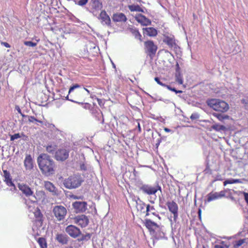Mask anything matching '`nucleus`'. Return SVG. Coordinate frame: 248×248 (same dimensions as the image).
I'll return each mask as SVG.
<instances>
[{
	"label": "nucleus",
	"mask_w": 248,
	"mask_h": 248,
	"mask_svg": "<svg viewBox=\"0 0 248 248\" xmlns=\"http://www.w3.org/2000/svg\"><path fill=\"white\" fill-rule=\"evenodd\" d=\"M38 167L42 173L46 175L54 173L55 163L51 157L46 154H41L37 159Z\"/></svg>",
	"instance_id": "f257e3e1"
},
{
	"label": "nucleus",
	"mask_w": 248,
	"mask_h": 248,
	"mask_svg": "<svg viewBox=\"0 0 248 248\" xmlns=\"http://www.w3.org/2000/svg\"><path fill=\"white\" fill-rule=\"evenodd\" d=\"M144 224L149 231L150 233L153 235L156 239H160L165 237V233L161 231V225L157 224L150 219H145Z\"/></svg>",
	"instance_id": "f03ea898"
},
{
	"label": "nucleus",
	"mask_w": 248,
	"mask_h": 248,
	"mask_svg": "<svg viewBox=\"0 0 248 248\" xmlns=\"http://www.w3.org/2000/svg\"><path fill=\"white\" fill-rule=\"evenodd\" d=\"M208 106L217 111L225 112L229 108V105L224 101L218 99H212L207 101Z\"/></svg>",
	"instance_id": "7ed1b4c3"
},
{
	"label": "nucleus",
	"mask_w": 248,
	"mask_h": 248,
	"mask_svg": "<svg viewBox=\"0 0 248 248\" xmlns=\"http://www.w3.org/2000/svg\"><path fill=\"white\" fill-rule=\"evenodd\" d=\"M79 87V85L76 84L70 87L68 94L66 96V98L72 102L76 103H80L83 101L84 96L83 92L81 90H75V89Z\"/></svg>",
	"instance_id": "20e7f679"
},
{
	"label": "nucleus",
	"mask_w": 248,
	"mask_h": 248,
	"mask_svg": "<svg viewBox=\"0 0 248 248\" xmlns=\"http://www.w3.org/2000/svg\"><path fill=\"white\" fill-rule=\"evenodd\" d=\"M82 182L83 180L80 175L75 174L65 179L63 184L68 189H73L79 187Z\"/></svg>",
	"instance_id": "39448f33"
},
{
	"label": "nucleus",
	"mask_w": 248,
	"mask_h": 248,
	"mask_svg": "<svg viewBox=\"0 0 248 248\" xmlns=\"http://www.w3.org/2000/svg\"><path fill=\"white\" fill-rule=\"evenodd\" d=\"M145 52L150 58H153L157 50V46L152 40H148L144 43Z\"/></svg>",
	"instance_id": "423d86ee"
},
{
	"label": "nucleus",
	"mask_w": 248,
	"mask_h": 248,
	"mask_svg": "<svg viewBox=\"0 0 248 248\" xmlns=\"http://www.w3.org/2000/svg\"><path fill=\"white\" fill-rule=\"evenodd\" d=\"M70 150L65 147H62L58 149L55 152L54 158L58 161H64L69 157Z\"/></svg>",
	"instance_id": "0eeeda50"
},
{
	"label": "nucleus",
	"mask_w": 248,
	"mask_h": 248,
	"mask_svg": "<svg viewBox=\"0 0 248 248\" xmlns=\"http://www.w3.org/2000/svg\"><path fill=\"white\" fill-rule=\"evenodd\" d=\"M140 189L143 193L149 195L155 194L158 190L161 191V187L157 185L155 186H152L149 185H143L140 187Z\"/></svg>",
	"instance_id": "6e6552de"
},
{
	"label": "nucleus",
	"mask_w": 248,
	"mask_h": 248,
	"mask_svg": "<svg viewBox=\"0 0 248 248\" xmlns=\"http://www.w3.org/2000/svg\"><path fill=\"white\" fill-rule=\"evenodd\" d=\"M53 212L57 219L60 221L64 218L67 214V210L62 205H57L53 208Z\"/></svg>",
	"instance_id": "1a4fd4ad"
},
{
	"label": "nucleus",
	"mask_w": 248,
	"mask_h": 248,
	"mask_svg": "<svg viewBox=\"0 0 248 248\" xmlns=\"http://www.w3.org/2000/svg\"><path fill=\"white\" fill-rule=\"evenodd\" d=\"M166 205L169 211L173 214V220L176 222L178 217V206L174 201L168 202Z\"/></svg>",
	"instance_id": "9d476101"
},
{
	"label": "nucleus",
	"mask_w": 248,
	"mask_h": 248,
	"mask_svg": "<svg viewBox=\"0 0 248 248\" xmlns=\"http://www.w3.org/2000/svg\"><path fill=\"white\" fill-rule=\"evenodd\" d=\"M65 232L71 237L74 238L78 237L81 234L80 229L73 225H70L67 226L65 228Z\"/></svg>",
	"instance_id": "9b49d317"
},
{
	"label": "nucleus",
	"mask_w": 248,
	"mask_h": 248,
	"mask_svg": "<svg viewBox=\"0 0 248 248\" xmlns=\"http://www.w3.org/2000/svg\"><path fill=\"white\" fill-rule=\"evenodd\" d=\"M163 41L165 44H167L170 48L175 49L177 47L175 39L173 35H164Z\"/></svg>",
	"instance_id": "f8f14e48"
},
{
	"label": "nucleus",
	"mask_w": 248,
	"mask_h": 248,
	"mask_svg": "<svg viewBox=\"0 0 248 248\" xmlns=\"http://www.w3.org/2000/svg\"><path fill=\"white\" fill-rule=\"evenodd\" d=\"M98 19L103 25L109 26L110 25V18L105 10H103L101 12L98 16Z\"/></svg>",
	"instance_id": "ddd939ff"
},
{
	"label": "nucleus",
	"mask_w": 248,
	"mask_h": 248,
	"mask_svg": "<svg viewBox=\"0 0 248 248\" xmlns=\"http://www.w3.org/2000/svg\"><path fill=\"white\" fill-rule=\"evenodd\" d=\"M18 187L19 189L27 197L32 196L33 192L31 189V187L25 184H18Z\"/></svg>",
	"instance_id": "4468645a"
},
{
	"label": "nucleus",
	"mask_w": 248,
	"mask_h": 248,
	"mask_svg": "<svg viewBox=\"0 0 248 248\" xmlns=\"http://www.w3.org/2000/svg\"><path fill=\"white\" fill-rule=\"evenodd\" d=\"M75 222L81 227L87 226L89 223V219L85 215L78 216L75 218Z\"/></svg>",
	"instance_id": "2eb2a0df"
},
{
	"label": "nucleus",
	"mask_w": 248,
	"mask_h": 248,
	"mask_svg": "<svg viewBox=\"0 0 248 248\" xmlns=\"http://www.w3.org/2000/svg\"><path fill=\"white\" fill-rule=\"evenodd\" d=\"M87 203L85 202H75L73 203V206L77 213L83 212L86 209Z\"/></svg>",
	"instance_id": "dca6fc26"
},
{
	"label": "nucleus",
	"mask_w": 248,
	"mask_h": 248,
	"mask_svg": "<svg viewBox=\"0 0 248 248\" xmlns=\"http://www.w3.org/2000/svg\"><path fill=\"white\" fill-rule=\"evenodd\" d=\"M135 19L138 22L143 26H148L151 24V21L145 17V16L139 14L136 15Z\"/></svg>",
	"instance_id": "f3484780"
},
{
	"label": "nucleus",
	"mask_w": 248,
	"mask_h": 248,
	"mask_svg": "<svg viewBox=\"0 0 248 248\" xmlns=\"http://www.w3.org/2000/svg\"><path fill=\"white\" fill-rule=\"evenodd\" d=\"M24 165L26 170H31L34 167L33 161L30 155H26Z\"/></svg>",
	"instance_id": "a211bd4d"
},
{
	"label": "nucleus",
	"mask_w": 248,
	"mask_h": 248,
	"mask_svg": "<svg viewBox=\"0 0 248 248\" xmlns=\"http://www.w3.org/2000/svg\"><path fill=\"white\" fill-rule=\"evenodd\" d=\"M44 186L47 190L51 192L53 195L57 194V189L51 182L49 181H45Z\"/></svg>",
	"instance_id": "6ab92c4d"
},
{
	"label": "nucleus",
	"mask_w": 248,
	"mask_h": 248,
	"mask_svg": "<svg viewBox=\"0 0 248 248\" xmlns=\"http://www.w3.org/2000/svg\"><path fill=\"white\" fill-rule=\"evenodd\" d=\"M143 33L150 37H155L157 34V31L153 27H148L143 29Z\"/></svg>",
	"instance_id": "aec40b11"
},
{
	"label": "nucleus",
	"mask_w": 248,
	"mask_h": 248,
	"mask_svg": "<svg viewBox=\"0 0 248 248\" xmlns=\"http://www.w3.org/2000/svg\"><path fill=\"white\" fill-rule=\"evenodd\" d=\"M112 19L115 22H125L127 18L124 14L119 13L114 14L113 15Z\"/></svg>",
	"instance_id": "412c9836"
},
{
	"label": "nucleus",
	"mask_w": 248,
	"mask_h": 248,
	"mask_svg": "<svg viewBox=\"0 0 248 248\" xmlns=\"http://www.w3.org/2000/svg\"><path fill=\"white\" fill-rule=\"evenodd\" d=\"M145 212L146 216H148L150 214H152L157 217L159 220L161 219V217L159 216V215L156 214L155 208L153 206H151L150 204H147Z\"/></svg>",
	"instance_id": "4be33fe9"
},
{
	"label": "nucleus",
	"mask_w": 248,
	"mask_h": 248,
	"mask_svg": "<svg viewBox=\"0 0 248 248\" xmlns=\"http://www.w3.org/2000/svg\"><path fill=\"white\" fill-rule=\"evenodd\" d=\"M56 240L62 244H66L68 242V237L65 234H58L56 237Z\"/></svg>",
	"instance_id": "5701e85b"
},
{
	"label": "nucleus",
	"mask_w": 248,
	"mask_h": 248,
	"mask_svg": "<svg viewBox=\"0 0 248 248\" xmlns=\"http://www.w3.org/2000/svg\"><path fill=\"white\" fill-rule=\"evenodd\" d=\"M129 31L136 39H138L140 42L142 41V36L137 29L131 28L129 29Z\"/></svg>",
	"instance_id": "b1692460"
},
{
	"label": "nucleus",
	"mask_w": 248,
	"mask_h": 248,
	"mask_svg": "<svg viewBox=\"0 0 248 248\" xmlns=\"http://www.w3.org/2000/svg\"><path fill=\"white\" fill-rule=\"evenodd\" d=\"M91 6L92 9L98 11L102 8V3L99 0H92Z\"/></svg>",
	"instance_id": "393cba45"
},
{
	"label": "nucleus",
	"mask_w": 248,
	"mask_h": 248,
	"mask_svg": "<svg viewBox=\"0 0 248 248\" xmlns=\"http://www.w3.org/2000/svg\"><path fill=\"white\" fill-rule=\"evenodd\" d=\"M3 176L5 178V182L7 185H13L10 174L7 170H3Z\"/></svg>",
	"instance_id": "a878e982"
},
{
	"label": "nucleus",
	"mask_w": 248,
	"mask_h": 248,
	"mask_svg": "<svg viewBox=\"0 0 248 248\" xmlns=\"http://www.w3.org/2000/svg\"><path fill=\"white\" fill-rule=\"evenodd\" d=\"M213 115L216 117L219 121H223L224 120L228 119L229 116L226 114H223L219 113H214Z\"/></svg>",
	"instance_id": "bb28decb"
},
{
	"label": "nucleus",
	"mask_w": 248,
	"mask_h": 248,
	"mask_svg": "<svg viewBox=\"0 0 248 248\" xmlns=\"http://www.w3.org/2000/svg\"><path fill=\"white\" fill-rule=\"evenodd\" d=\"M211 128L218 132H222L226 130V127L224 125L216 124L212 125Z\"/></svg>",
	"instance_id": "cd10ccee"
},
{
	"label": "nucleus",
	"mask_w": 248,
	"mask_h": 248,
	"mask_svg": "<svg viewBox=\"0 0 248 248\" xmlns=\"http://www.w3.org/2000/svg\"><path fill=\"white\" fill-rule=\"evenodd\" d=\"M57 146L56 145H48L46 146V151L49 154H55V152L56 150Z\"/></svg>",
	"instance_id": "c85d7f7f"
},
{
	"label": "nucleus",
	"mask_w": 248,
	"mask_h": 248,
	"mask_svg": "<svg viewBox=\"0 0 248 248\" xmlns=\"http://www.w3.org/2000/svg\"><path fill=\"white\" fill-rule=\"evenodd\" d=\"M128 7L131 12L136 11L142 12L143 11L139 5H128Z\"/></svg>",
	"instance_id": "c756f323"
},
{
	"label": "nucleus",
	"mask_w": 248,
	"mask_h": 248,
	"mask_svg": "<svg viewBox=\"0 0 248 248\" xmlns=\"http://www.w3.org/2000/svg\"><path fill=\"white\" fill-rule=\"evenodd\" d=\"M37 242L38 243L41 248H47V245L46 239L43 237H40L38 238L37 240Z\"/></svg>",
	"instance_id": "7c9ffc66"
},
{
	"label": "nucleus",
	"mask_w": 248,
	"mask_h": 248,
	"mask_svg": "<svg viewBox=\"0 0 248 248\" xmlns=\"http://www.w3.org/2000/svg\"><path fill=\"white\" fill-rule=\"evenodd\" d=\"M218 192H215L214 193H210L208 195L207 198V202H209L216 199H219Z\"/></svg>",
	"instance_id": "2f4dec72"
},
{
	"label": "nucleus",
	"mask_w": 248,
	"mask_h": 248,
	"mask_svg": "<svg viewBox=\"0 0 248 248\" xmlns=\"http://www.w3.org/2000/svg\"><path fill=\"white\" fill-rule=\"evenodd\" d=\"M240 183H241V181L240 179H230L224 181L223 185L224 186H225L227 184H232Z\"/></svg>",
	"instance_id": "473e14b6"
},
{
	"label": "nucleus",
	"mask_w": 248,
	"mask_h": 248,
	"mask_svg": "<svg viewBox=\"0 0 248 248\" xmlns=\"http://www.w3.org/2000/svg\"><path fill=\"white\" fill-rule=\"evenodd\" d=\"M146 206H147V205L145 203L141 202H140L139 203H137V209L139 211H140L141 212H143V213H144L145 212L144 209L145 208L146 209Z\"/></svg>",
	"instance_id": "72a5a7b5"
},
{
	"label": "nucleus",
	"mask_w": 248,
	"mask_h": 248,
	"mask_svg": "<svg viewBox=\"0 0 248 248\" xmlns=\"http://www.w3.org/2000/svg\"><path fill=\"white\" fill-rule=\"evenodd\" d=\"M176 81L179 84H182L183 83V77L180 73H177L175 75Z\"/></svg>",
	"instance_id": "f704fd0d"
},
{
	"label": "nucleus",
	"mask_w": 248,
	"mask_h": 248,
	"mask_svg": "<svg viewBox=\"0 0 248 248\" xmlns=\"http://www.w3.org/2000/svg\"><path fill=\"white\" fill-rule=\"evenodd\" d=\"M34 216L38 221H42V214L41 213L40 210L38 209L34 212Z\"/></svg>",
	"instance_id": "c9c22d12"
},
{
	"label": "nucleus",
	"mask_w": 248,
	"mask_h": 248,
	"mask_svg": "<svg viewBox=\"0 0 248 248\" xmlns=\"http://www.w3.org/2000/svg\"><path fill=\"white\" fill-rule=\"evenodd\" d=\"M28 118L29 121L31 123H34L35 122H36L41 124L43 123V122L42 121L37 120L34 116H28Z\"/></svg>",
	"instance_id": "e433bc0d"
},
{
	"label": "nucleus",
	"mask_w": 248,
	"mask_h": 248,
	"mask_svg": "<svg viewBox=\"0 0 248 248\" xmlns=\"http://www.w3.org/2000/svg\"><path fill=\"white\" fill-rule=\"evenodd\" d=\"M215 248H229V246L226 245L224 242H221L219 244H216L214 246Z\"/></svg>",
	"instance_id": "4c0bfd02"
},
{
	"label": "nucleus",
	"mask_w": 248,
	"mask_h": 248,
	"mask_svg": "<svg viewBox=\"0 0 248 248\" xmlns=\"http://www.w3.org/2000/svg\"><path fill=\"white\" fill-rule=\"evenodd\" d=\"M245 242V239H240L237 241L234 245V248H238Z\"/></svg>",
	"instance_id": "58836bf2"
},
{
	"label": "nucleus",
	"mask_w": 248,
	"mask_h": 248,
	"mask_svg": "<svg viewBox=\"0 0 248 248\" xmlns=\"http://www.w3.org/2000/svg\"><path fill=\"white\" fill-rule=\"evenodd\" d=\"M166 88L169 90L170 91H172V92H175L176 93H182L183 92L182 91H181V90H177L175 88H172L171 87V86H169V85H167Z\"/></svg>",
	"instance_id": "ea45409f"
},
{
	"label": "nucleus",
	"mask_w": 248,
	"mask_h": 248,
	"mask_svg": "<svg viewBox=\"0 0 248 248\" xmlns=\"http://www.w3.org/2000/svg\"><path fill=\"white\" fill-rule=\"evenodd\" d=\"M25 45L27 46L34 47L37 45L36 43L32 42L31 41H25L24 42Z\"/></svg>",
	"instance_id": "a19ab883"
},
{
	"label": "nucleus",
	"mask_w": 248,
	"mask_h": 248,
	"mask_svg": "<svg viewBox=\"0 0 248 248\" xmlns=\"http://www.w3.org/2000/svg\"><path fill=\"white\" fill-rule=\"evenodd\" d=\"M242 102L244 104L246 109H248V97H245L242 100Z\"/></svg>",
	"instance_id": "79ce46f5"
},
{
	"label": "nucleus",
	"mask_w": 248,
	"mask_h": 248,
	"mask_svg": "<svg viewBox=\"0 0 248 248\" xmlns=\"http://www.w3.org/2000/svg\"><path fill=\"white\" fill-rule=\"evenodd\" d=\"M230 191V189H225L224 190L220 191L219 192H218L219 198H221L224 197L225 195V193L227 192L228 191Z\"/></svg>",
	"instance_id": "37998d69"
},
{
	"label": "nucleus",
	"mask_w": 248,
	"mask_h": 248,
	"mask_svg": "<svg viewBox=\"0 0 248 248\" xmlns=\"http://www.w3.org/2000/svg\"><path fill=\"white\" fill-rule=\"evenodd\" d=\"M155 80L157 83V84H158L159 85H160L163 87L166 88L167 86L168 85H166L164 83H163L162 82H161L159 78L158 77H155Z\"/></svg>",
	"instance_id": "c03bdc74"
},
{
	"label": "nucleus",
	"mask_w": 248,
	"mask_h": 248,
	"mask_svg": "<svg viewBox=\"0 0 248 248\" xmlns=\"http://www.w3.org/2000/svg\"><path fill=\"white\" fill-rule=\"evenodd\" d=\"M20 137H21V136H20L19 133H16V134H15L11 136L10 140H15L16 139H17Z\"/></svg>",
	"instance_id": "a18cd8bd"
},
{
	"label": "nucleus",
	"mask_w": 248,
	"mask_h": 248,
	"mask_svg": "<svg viewBox=\"0 0 248 248\" xmlns=\"http://www.w3.org/2000/svg\"><path fill=\"white\" fill-rule=\"evenodd\" d=\"M88 1V0H79L78 2V4L79 6H82L86 5Z\"/></svg>",
	"instance_id": "49530a36"
},
{
	"label": "nucleus",
	"mask_w": 248,
	"mask_h": 248,
	"mask_svg": "<svg viewBox=\"0 0 248 248\" xmlns=\"http://www.w3.org/2000/svg\"><path fill=\"white\" fill-rule=\"evenodd\" d=\"M224 178L220 174H217L215 177V181H222Z\"/></svg>",
	"instance_id": "de8ad7c7"
},
{
	"label": "nucleus",
	"mask_w": 248,
	"mask_h": 248,
	"mask_svg": "<svg viewBox=\"0 0 248 248\" xmlns=\"http://www.w3.org/2000/svg\"><path fill=\"white\" fill-rule=\"evenodd\" d=\"M91 237V235L89 233H88L86 235H83L82 236L81 238L80 239V240H88L90 239Z\"/></svg>",
	"instance_id": "09e8293b"
},
{
	"label": "nucleus",
	"mask_w": 248,
	"mask_h": 248,
	"mask_svg": "<svg viewBox=\"0 0 248 248\" xmlns=\"http://www.w3.org/2000/svg\"><path fill=\"white\" fill-rule=\"evenodd\" d=\"M199 118V115L197 113H193L190 116L192 120H196Z\"/></svg>",
	"instance_id": "8fccbe9b"
},
{
	"label": "nucleus",
	"mask_w": 248,
	"mask_h": 248,
	"mask_svg": "<svg viewBox=\"0 0 248 248\" xmlns=\"http://www.w3.org/2000/svg\"><path fill=\"white\" fill-rule=\"evenodd\" d=\"M36 196H40L41 197L44 196L45 193L43 191H39L38 192H36Z\"/></svg>",
	"instance_id": "3c124183"
},
{
	"label": "nucleus",
	"mask_w": 248,
	"mask_h": 248,
	"mask_svg": "<svg viewBox=\"0 0 248 248\" xmlns=\"http://www.w3.org/2000/svg\"><path fill=\"white\" fill-rule=\"evenodd\" d=\"M1 44L7 48L10 47V45L7 42H1Z\"/></svg>",
	"instance_id": "603ef678"
},
{
	"label": "nucleus",
	"mask_w": 248,
	"mask_h": 248,
	"mask_svg": "<svg viewBox=\"0 0 248 248\" xmlns=\"http://www.w3.org/2000/svg\"><path fill=\"white\" fill-rule=\"evenodd\" d=\"M243 194L244 195L245 200L246 202L247 203V204H248V193H246V192H243Z\"/></svg>",
	"instance_id": "864d4df0"
},
{
	"label": "nucleus",
	"mask_w": 248,
	"mask_h": 248,
	"mask_svg": "<svg viewBox=\"0 0 248 248\" xmlns=\"http://www.w3.org/2000/svg\"><path fill=\"white\" fill-rule=\"evenodd\" d=\"M15 108L19 114H21V112H22L21 110L18 106H17V105L16 106Z\"/></svg>",
	"instance_id": "5fc2aeb1"
},
{
	"label": "nucleus",
	"mask_w": 248,
	"mask_h": 248,
	"mask_svg": "<svg viewBox=\"0 0 248 248\" xmlns=\"http://www.w3.org/2000/svg\"><path fill=\"white\" fill-rule=\"evenodd\" d=\"M201 214H202V210L201 208H199V210H198V216H199V219L200 220L202 219Z\"/></svg>",
	"instance_id": "6e6d98bb"
},
{
	"label": "nucleus",
	"mask_w": 248,
	"mask_h": 248,
	"mask_svg": "<svg viewBox=\"0 0 248 248\" xmlns=\"http://www.w3.org/2000/svg\"><path fill=\"white\" fill-rule=\"evenodd\" d=\"M80 168L81 170H86L87 168H86V166H85V165L84 164H82V165H80Z\"/></svg>",
	"instance_id": "4d7b16f0"
},
{
	"label": "nucleus",
	"mask_w": 248,
	"mask_h": 248,
	"mask_svg": "<svg viewBox=\"0 0 248 248\" xmlns=\"http://www.w3.org/2000/svg\"><path fill=\"white\" fill-rule=\"evenodd\" d=\"M138 128H139V131H141L140 126V123H139L138 124Z\"/></svg>",
	"instance_id": "13d9d810"
},
{
	"label": "nucleus",
	"mask_w": 248,
	"mask_h": 248,
	"mask_svg": "<svg viewBox=\"0 0 248 248\" xmlns=\"http://www.w3.org/2000/svg\"><path fill=\"white\" fill-rule=\"evenodd\" d=\"M84 89L88 93H90V91L87 89L86 88H84Z\"/></svg>",
	"instance_id": "bf43d9fd"
},
{
	"label": "nucleus",
	"mask_w": 248,
	"mask_h": 248,
	"mask_svg": "<svg viewBox=\"0 0 248 248\" xmlns=\"http://www.w3.org/2000/svg\"><path fill=\"white\" fill-rule=\"evenodd\" d=\"M23 117H26L27 116L25 115V114H24L23 113H22L21 112V114H20Z\"/></svg>",
	"instance_id": "052dcab7"
},
{
	"label": "nucleus",
	"mask_w": 248,
	"mask_h": 248,
	"mask_svg": "<svg viewBox=\"0 0 248 248\" xmlns=\"http://www.w3.org/2000/svg\"><path fill=\"white\" fill-rule=\"evenodd\" d=\"M97 101H98V103L100 104V103H101V99H97Z\"/></svg>",
	"instance_id": "680f3d73"
},
{
	"label": "nucleus",
	"mask_w": 248,
	"mask_h": 248,
	"mask_svg": "<svg viewBox=\"0 0 248 248\" xmlns=\"http://www.w3.org/2000/svg\"><path fill=\"white\" fill-rule=\"evenodd\" d=\"M165 130L166 131H170V129H168V128H165Z\"/></svg>",
	"instance_id": "e2e57ef3"
},
{
	"label": "nucleus",
	"mask_w": 248,
	"mask_h": 248,
	"mask_svg": "<svg viewBox=\"0 0 248 248\" xmlns=\"http://www.w3.org/2000/svg\"><path fill=\"white\" fill-rule=\"evenodd\" d=\"M36 200H40V199H41V198H36Z\"/></svg>",
	"instance_id": "0e129e2a"
},
{
	"label": "nucleus",
	"mask_w": 248,
	"mask_h": 248,
	"mask_svg": "<svg viewBox=\"0 0 248 248\" xmlns=\"http://www.w3.org/2000/svg\"><path fill=\"white\" fill-rule=\"evenodd\" d=\"M202 248H205L204 247H202Z\"/></svg>",
	"instance_id": "69168bd1"
}]
</instances>
